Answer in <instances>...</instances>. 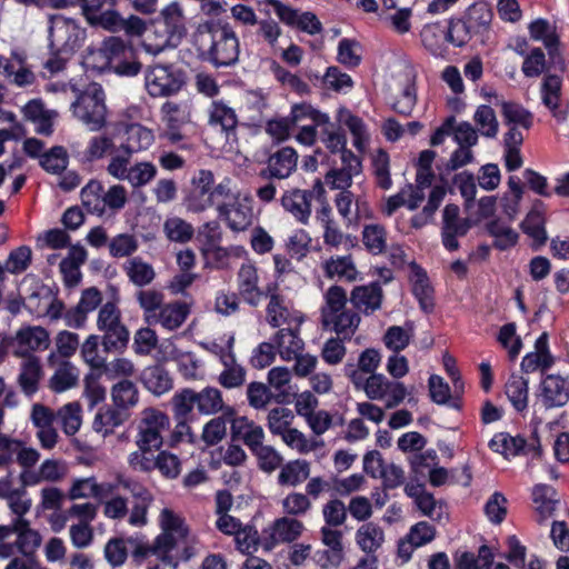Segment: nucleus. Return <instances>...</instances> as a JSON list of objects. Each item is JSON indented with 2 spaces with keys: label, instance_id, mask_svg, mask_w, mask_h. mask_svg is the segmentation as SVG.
I'll list each match as a JSON object with an SVG mask.
<instances>
[{
  "label": "nucleus",
  "instance_id": "f257e3e1",
  "mask_svg": "<svg viewBox=\"0 0 569 569\" xmlns=\"http://www.w3.org/2000/svg\"><path fill=\"white\" fill-rule=\"evenodd\" d=\"M197 42L201 59L216 68L231 67L238 62L239 39L229 24L206 23L201 26Z\"/></svg>",
  "mask_w": 569,
  "mask_h": 569
},
{
  "label": "nucleus",
  "instance_id": "f03ea898",
  "mask_svg": "<svg viewBox=\"0 0 569 569\" xmlns=\"http://www.w3.org/2000/svg\"><path fill=\"white\" fill-rule=\"evenodd\" d=\"M232 199H234V192L230 179L224 178L216 183L211 170L200 169L190 180L183 203L189 212L201 213L212 207L217 210L222 201Z\"/></svg>",
  "mask_w": 569,
  "mask_h": 569
},
{
  "label": "nucleus",
  "instance_id": "7ed1b4c3",
  "mask_svg": "<svg viewBox=\"0 0 569 569\" xmlns=\"http://www.w3.org/2000/svg\"><path fill=\"white\" fill-rule=\"evenodd\" d=\"M348 296L340 286H331L325 293L321 307L323 327L335 331L341 339H350L357 331L361 318L358 312L347 309Z\"/></svg>",
  "mask_w": 569,
  "mask_h": 569
},
{
  "label": "nucleus",
  "instance_id": "20e7f679",
  "mask_svg": "<svg viewBox=\"0 0 569 569\" xmlns=\"http://www.w3.org/2000/svg\"><path fill=\"white\" fill-rule=\"evenodd\" d=\"M159 523L162 532L154 539L152 545L137 543L132 556L137 560L149 556H164L167 551H172L188 536V528L184 520L171 509H162Z\"/></svg>",
  "mask_w": 569,
  "mask_h": 569
},
{
  "label": "nucleus",
  "instance_id": "39448f33",
  "mask_svg": "<svg viewBox=\"0 0 569 569\" xmlns=\"http://www.w3.org/2000/svg\"><path fill=\"white\" fill-rule=\"evenodd\" d=\"M81 201L92 214L114 216L124 208L128 192L122 184H112L106 190L101 181L90 180L81 190Z\"/></svg>",
  "mask_w": 569,
  "mask_h": 569
},
{
  "label": "nucleus",
  "instance_id": "423d86ee",
  "mask_svg": "<svg viewBox=\"0 0 569 569\" xmlns=\"http://www.w3.org/2000/svg\"><path fill=\"white\" fill-rule=\"evenodd\" d=\"M71 110L74 118L89 130H101L107 123L106 96L101 86L89 84L71 103Z\"/></svg>",
  "mask_w": 569,
  "mask_h": 569
},
{
  "label": "nucleus",
  "instance_id": "0eeeda50",
  "mask_svg": "<svg viewBox=\"0 0 569 569\" xmlns=\"http://www.w3.org/2000/svg\"><path fill=\"white\" fill-rule=\"evenodd\" d=\"M154 34L159 36L156 44H148V51L158 54L166 48H176L186 36L184 16L178 2L166 6L154 22Z\"/></svg>",
  "mask_w": 569,
  "mask_h": 569
},
{
  "label": "nucleus",
  "instance_id": "6e6552de",
  "mask_svg": "<svg viewBox=\"0 0 569 569\" xmlns=\"http://www.w3.org/2000/svg\"><path fill=\"white\" fill-rule=\"evenodd\" d=\"M96 325L103 333L101 345L106 351H121L127 347L130 335L116 301H107L100 307Z\"/></svg>",
  "mask_w": 569,
  "mask_h": 569
},
{
  "label": "nucleus",
  "instance_id": "1a4fd4ad",
  "mask_svg": "<svg viewBox=\"0 0 569 569\" xmlns=\"http://www.w3.org/2000/svg\"><path fill=\"white\" fill-rule=\"evenodd\" d=\"M170 429L169 416L153 407L144 408L137 420V448H154L160 450L163 446V433Z\"/></svg>",
  "mask_w": 569,
  "mask_h": 569
},
{
  "label": "nucleus",
  "instance_id": "9d476101",
  "mask_svg": "<svg viewBox=\"0 0 569 569\" xmlns=\"http://www.w3.org/2000/svg\"><path fill=\"white\" fill-rule=\"evenodd\" d=\"M50 49L57 53L71 54L79 49L86 38V31L74 19L62 14L49 19Z\"/></svg>",
  "mask_w": 569,
  "mask_h": 569
},
{
  "label": "nucleus",
  "instance_id": "9b49d317",
  "mask_svg": "<svg viewBox=\"0 0 569 569\" xmlns=\"http://www.w3.org/2000/svg\"><path fill=\"white\" fill-rule=\"evenodd\" d=\"M182 72L169 64L149 66L144 72V87L153 98L170 97L183 86Z\"/></svg>",
  "mask_w": 569,
  "mask_h": 569
},
{
  "label": "nucleus",
  "instance_id": "f8f14e48",
  "mask_svg": "<svg viewBox=\"0 0 569 569\" xmlns=\"http://www.w3.org/2000/svg\"><path fill=\"white\" fill-rule=\"evenodd\" d=\"M269 301L266 307V321L272 328L287 327H301L303 316L300 311L295 310L287 298L280 295L277 288L267 287V295Z\"/></svg>",
  "mask_w": 569,
  "mask_h": 569
},
{
  "label": "nucleus",
  "instance_id": "ddd939ff",
  "mask_svg": "<svg viewBox=\"0 0 569 569\" xmlns=\"http://www.w3.org/2000/svg\"><path fill=\"white\" fill-rule=\"evenodd\" d=\"M315 193L318 196L325 193V189L320 180L315 182L312 190H302L299 188L286 190L280 199L281 207L297 222L306 226L309 223L311 217V201Z\"/></svg>",
  "mask_w": 569,
  "mask_h": 569
},
{
  "label": "nucleus",
  "instance_id": "4468645a",
  "mask_svg": "<svg viewBox=\"0 0 569 569\" xmlns=\"http://www.w3.org/2000/svg\"><path fill=\"white\" fill-rule=\"evenodd\" d=\"M489 447L492 451L501 453L506 458L519 455H530L532 458L541 456V445L537 435V427L533 429L529 440L521 436L512 437L509 433L499 432L490 440Z\"/></svg>",
  "mask_w": 569,
  "mask_h": 569
},
{
  "label": "nucleus",
  "instance_id": "2eb2a0df",
  "mask_svg": "<svg viewBox=\"0 0 569 569\" xmlns=\"http://www.w3.org/2000/svg\"><path fill=\"white\" fill-rule=\"evenodd\" d=\"M366 396L371 400H385L386 408L399 406L407 396V389L402 382L389 380L382 373H373L367 377Z\"/></svg>",
  "mask_w": 569,
  "mask_h": 569
},
{
  "label": "nucleus",
  "instance_id": "dca6fc26",
  "mask_svg": "<svg viewBox=\"0 0 569 569\" xmlns=\"http://www.w3.org/2000/svg\"><path fill=\"white\" fill-rule=\"evenodd\" d=\"M13 353L18 357H34L32 353L47 350L50 346L49 331L41 326L21 327L12 338Z\"/></svg>",
  "mask_w": 569,
  "mask_h": 569
},
{
  "label": "nucleus",
  "instance_id": "f3484780",
  "mask_svg": "<svg viewBox=\"0 0 569 569\" xmlns=\"http://www.w3.org/2000/svg\"><path fill=\"white\" fill-rule=\"evenodd\" d=\"M82 14L92 27L114 29L120 22L116 0H78Z\"/></svg>",
  "mask_w": 569,
  "mask_h": 569
},
{
  "label": "nucleus",
  "instance_id": "a211bd4d",
  "mask_svg": "<svg viewBox=\"0 0 569 569\" xmlns=\"http://www.w3.org/2000/svg\"><path fill=\"white\" fill-rule=\"evenodd\" d=\"M538 400L545 409L566 406L569 401V379L560 375H546L539 383Z\"/></svg>",
  "mask_w": 569,
  "mask_h": 569
},
{
  "label": "nucleus",
  "instance_id": "6ab92c4d",
  "mask_svg": "<svg viewBox=\"0 0 569 569\" xmlns=\"http://www.w3.org/2000/svg\"><path fill=\"white\" fill-rule=\"evenodd\" d=\"M238 295L251 307H258L267 289L260 287V276L258 268L253 263H242L236 277Z\"/></svg>",
  "mask_w": 569,
  "mask_h": 569
},
{
  "label": "nucleus",
  "instance_id": "aec40b11",
  "mask_svg": "<svg viewBox=\"0 0 569 569\" xmlns=\"http://www.w3.org/2000/svg\"><path fill=\"white\" fill-rule=\"evenodd\" d=\"M217 212L218 217L234 232L244 231L252 224V208L240 201L236 193L234 199L222 201Z\"/></svg>",
  "mask_w": 569,
  "mask_h": 569
},
{
  "label": "nucleus",
  "instance_id": "412c9836",
  "mask_svg": "<svg viewBox=\"0 0 569 569\" xmlns=\"http://www.w3.org/2000/svg\"><path fill=\"white\" fill-rule=\"evenodd\" d=\"M298 153L292 147H283L271 153L266 168L260 171L263 178L287 179L297 169Z\"/></svg>",
  "mask_w": 569,
  "mask_h": 569
},
{
  "label": "nucleus",
  "instance_id": "4be33fe9",
  "mask_svg": "<svg viewBox=\"0 0 569 569\" xmlns=\"http://www.w3.org/2000/svg\"><path fill=\"white\" fill-rule=\"evenodd\" d=\"M348 300L357 311L370 316L381 308L383 290L379 282L356 286Z\"/></svg>",
  "mask_w": 569,
  "mask_h": 569
},
{
  "label": "nucleus",
  "instance_id": "5701e85b",
  "mask_svg": "<svg viewBox=\"0 0 569 569\" xmlns=\"http://www.w3.org/2000/svg\"><path fill=\"white\" fill-rule=\"evenodd\" d=\"M161 120L166 124L164 137L177 143L182 140L180 128L189 121V111L186 104L173 101H166L160 109Z\"/></svg>",
  "mask_w": 569,
  "mask_h": 569
},
{
  "label": "nucleus",
  "instance_id": "b1692460",
  "mask_svg": "<svg viewBox=\"0 0 569 569\" xmlns=\"http://www.w3.org/2000/svg\"><path fill=\"white\" fill-rule=\"evenodd\" d=\"M409 280L412 287V293L425 312H431L435 307L433 288L430 284L427 271L416 262L410 264Z\"/></svg>",
  "mask_w": 569,
  "mask_h": 569
},
{
  "label": "nucleus",
  "instance_id": "393cba45",
  "mask_svg": "<svg viewBox=\"0 0 569 569\" xmlns=\"http://www.w3.org/2000/svg\"><path fill=\"white\" fill-rule=\"evenodd\" d=\"M279 356L284 361H292L303 351L305 342L300 337V327L279 329L273 337Z\"/></svg>",
  "mask_w": 569,
  "mask_h": 569
},
{
  "label": "nucleus",
  "instance_id": "a878e982",
  "mask_svg": "<svg viewBox=\"0 0 569 569\" xmlns=\"http://www.w3.org/2000/svg\"><path fill=\"white\" fill-rule=\"evenodd\" d=\"M189 313V306L183 301L164 303L159 312H157V316H151L149 325H160L162 328L172 331L184 323Z\"/></svg>",
  "mask_w": 569,
  "mask_h": 569
},
{
  "label": "nucleus",
  "instance_id": "bb28decb",
  "mask_svg": "<svg viewBox=\"0 0 569 569\" xmlns=\"http://www.w3.org/2000/svg\"><path fill=\"white\" fill-rule=\"evenodd\" d=\"M113 487L108 482L99 483L94 477L76 478L69 490L68 498L70 500L94 498L102 500L111 493Z\"/></svg>",
  "mask_w": 569,
  "mask_h": 569
},
{
  "label": "nucleus",
  "instance_id": "cd10ccee",
  "mask_svg": "<svg viewBox=\"0 0 569 569\" xmlns=\"http://www.w3.org/2000/svg\"><path fill=\"white\" fill-rule=\"evenodd\" d=\"M141 382L148 391L160 397L173 388V379L169 371L160 365L149 366L141 372Z\"/></svg>",
  "mask_w": 569,
  "mask_h": 569
},
{
  "label": "nucleus",
  "instance_id": "c85d7f7f",
  "mask_svg": "<svg viewBox=\"0 0 569 569\" xmlns=\"http://www.w3.org/2000/svg\"><path fill=\"white\" fill-rule=\"evenodd\" d=\"M322 269L327 278L347 282L356 281L359 274L351 254L330 257Z\"/></svg>",
  "mask_w": 569,
  "mask_h": 569
},
{
  "label": "nucleus",
  "instance_id": "c756f323",
  "mask_svg": "<svg viewBox=\"0 0 569 569\" xmlns=\"http://www.w3.org/2000/svg\"><path fill=\"white\" fill-rule=\"evenodd\" d=\"M14 533L17 535L16 547L22 556L34 557L41 546V535L30 527L26 518H14Z\"/></svg>",
  "mask_w": 569,
  "mask_h": 569
},
{
  "label": "nucleus",
  "instance_id": "7c9ffc66",
  "mask_svg": "<svg viewBox=\"0 0 569 569\" xmlns=\"http://www.w3.org/2000/svg\"><path fill=\"white\" fill-rule=\"evenodd\" d=\"M111 399L117 409L130 410L138 406L140 391L133 381L129 379H121L112 386Z\"/></svg>",
  "mask_w": 569,
  "mask_h": 569
},
{
  "label": "nucleus",
  "instance_id": "2f4dec72",
  "mask_svg": "<svg viewBox=\"0 0 569 569\" xmlns=\"http://www.w3.org/2000/svg\"><path fill=\"white\" fill-rule=\"evenodd\" d=\"M532 499L538 513L537 521L540 523L553 515L557 503L559 502L556 490L551 486L542 483L535 486Z\"/></svg>",
  "mask_w": 569,
  "mask_h": 569
},
{
  "label": "nucleus",
  "instance_id": "473e14b6",
  "mask_svg": "<svg viewBox=\"0 0 569 569\" xmlns=\"http://www.w3.org/2000/svg\"><path fill=\"white\" fill-rule=\"evenodd\" d=\"M501 107V114L507 126L529 130L533 126V113L522 104L513 101H497Z\"/></svg>",
  "mask_w": 569,
  "mask_h": 569
},
{
  "label": "nucleus",
  "instance_id": "72a5a7b5",
  "mask_svg": "<svg viewBox=\"0 0 569 569\" xmlns=\"http://www.w3.org/2000/svg\"><path fill=\"white\" fill-rule=\"evenodd\" d=\"M126 133L127 139L120 144V149L128 153L133 154L147 150L154 141L153 132L139 123L128 126Z\"/></svg>",
  "mask_w": 569,
  "mask_h": 569
},
{
  "label": "nucleus",
  "instance_id": "f704fd0d",
  "mask_svg": "<svg viewBox=\"0 0 569 569\" xmlns=\"http://www.w3.org/2000/svg\"><path fill=\"white\" fill-rule=\"evenodd\" d=\"M79 370L70 361L63 360L59 363L49 379V388L54 392H64L78 385Z\"/></svg>",
  "mask_w": 569,
  "mask_h": 569
},
{
  "label": "nucleus",
  "instance_id": "c9c22d12",
  "mask_svg": "<svg viewBox=\"0 0 569 569\" xmlns=\"http://www.w3.org/2000/svg\"><path fill=\"white\" fill-rule=\"evenodd\" d=\"M528 379L517 373H512L505 386L506 396L512 407L519 412L525 411L528 407Z\"/></svg>",
  "mask_w": 569,
  "mask_h": 569
},
{
  "label": "nucleus",
  "instance_id": "e433bc0d",
  "mask_svg": "<svg viewBox=\"0 0 569 569\" xmlns=\"http://www.w3.org/2000/svg\"><path fill=\"white\" fill-rule=\"evenodd\" d=\"M278 475V483L280 486L296 487L307 480L310 476V463L303 459H296L282 463Z\"/></svg>",
  "mask_w": 569,
  "mask_h": 569
},
{
  "label": "nucleus",
  "instance_id": "4c0bfd02",
  "mask_svg": "<svg viewBox=\"0 0 569 569\" xmlns=\"http://www.w3.org/2000/svg\"><path fill=\"white\" fill-rule=\"evenodd\" d=\"M41 372V363L38 357L24 358L18 382L26 395L31 396L37 392Z\"/></svg>",
  "mask_w": 569,
  "mask_h": 569
},
{
  "label": "nucleus",
  "instance_id": "58836bf2",
  "mask_svg": "<svg viewBox=\"0 0 569 569\" xmlns=\"http://www.w3.org/2000/svg\"><path fill=\"white\" fill-rule=\"evenodd\" d=\"M99 53L106 60V66L110 69L118 61L133 57V49L119 37H109L99 49Z\"/></svg>",
  "mask_w": 569,
  "mask_h": 569
},
{
  "label": "nucleus",
  "instance_id": "ea45409f",
  "mask_svg": "<svg viewBox=\"0 0 569 569\" xmlns=\"http://www.w3.org/2000/svg\"><path fill=\"white\" fill-rule=\"evenodd\" d=\"M562 79L557 74L545 76L541 88V101L555 117L559 118V104L561 100Z\"/></svg>",
  "mask_w": 569,
  "mask_h": 569
},
{
  "label": "nucleus",
  "instance_id": "a19ab883",
  "mask_svg": "<svg viewBox=\"0 0 569 569\" xmlns=\"http://www.w3.org/2000/svg\"><path fill=\"white\" fill-rule=\"evenodd\" d=\"M114 149L112 138L103 134L94 136L89 140L87 148L77 153V157L83 163H91L102 159L108 153H112Z\"/></svg>",
  "mask_w": 569,
  "mask_h": 569
},
{
  "label": "nucleus",
  "instance_id": "79ce46f5",
  "mask_svg": "<svg viewBox=\"0 0 569 569\" xmlns=\"http://www.w3.org/2000/svg\"><path fill=\"white\" fill-rule=\"evenodd\" d=\"M361 238L366 250L373 256L381 254L387 249V230L380 223L365 224Z\"/></svg>",
  "mask_w": 569,
  "mask_h": 569
},
{
  "label": "nucleus",
  "instance_id": "37998d69",
  "mask_svg": "<svg viewBox=\"0 0 569 569\" xmlns=\"http://www.w3.org/2000/svg\"><path fill=\"white\" fill-rule=\"evenodd\" d=\"M123 270L129 280L137 287L150 284L156 277L153 267L143 261L140 257L129 259L124 263Z\"/></svg>",
  "mask_w": 569,
  "mask_h": 569
},
{
  "label": "nucleus",
  "instance_id": "c03bdc74",
  "mask_svg": "<svg viewBox=\"0 0 569 569\" xmlns=\"http://www.w3.org/2000/svg\"><path fill=\"white\" fill-rule=\"evenodd\" d=\"M356 540L362 551L372 553L381 547L385 533L378 525L368 522L357 530Z\"/></svg>",
  "mask_w": 569,
  "mask_h": 569
},
{
  "label": "nucleus",
  "instance_id": "a18cd8bd",
  "mask_svg": "<svg viewBox=\"0 0 569 569\" xmlns=\"http://www.w3.org/2000/svg\"><path fill=\"white\" fill-rule=\"evenodd\" d=\"M80 340L79 335L68 330H62L57 333L54 338L56 352L48 356V363L53 366L56 363L57 355L63 359L71 358L79 349Z\"/></svg>",
  "mask_w": 569,
  "mask_h": 569
},
{
  "label": "nucleus",
  "instance_id": "49530a36",
  "mask_svg": "<svg viewBox=\"0 0 569 569\" xmlns=\"http://www.w3.org/2000/svg\"><path fill=\"white\" fill-rule=\"evenodd\" d=\"M209 123L229 132L236 129L238 119L234 110L222 101H213L209 109Z\"/></svg>",
  "mask_w": 569,
  "mask_h": 569
},
{
  "label": "nucleus",
  "instance_id": "de8ad7c7",
  "mask_svg": "<svg viewBox=\"0 0 569 569\" xmlns=\"http://www.w3.org/2000/svg\"><path fill=\"white\" fill-rule=\"evenodd\" d=\"M303 528L300 520L282 517L274 521L271 537L274 542H292L301 536Z\"/></svg>",
  "mask_w": 569,
  "mask_h": 569
},
{
  "label": "nucleus",
  "instance_id": "09e8293b",
  "mask_svg": "<svg viewBox=\"0 0 569 569\" xmlns=\"http://www.w3.org/2000/svg\"><path fill=\"white\" fill-rule=\"evenodd\" d=\"M163 232L170 241L187 243L193 238L194 228L180 217H169L163 223Z\"/></svg>",
  "mask_w": 569,
  "mask_h": 569
},
{
  "label": "nucleus",
  "instance_id": "8fccbe9b",
  "mask_svg": "<svg viewBox=\"0 0 569 569\" xmlns=\"http://www.w3.org/2000/svg\"><path fill=\"white\" fill-rule=\"evenodd\" d=\"M292 126H300L303 121L310 120L316 126L329 124V116L317 109L309 103H296L291 107L290 114L288 116Z\"/></svg>",
  "mask_w": 569,
  "mask_h": 569
},
{
  "label": "nucleus",
  "instance_id": "3c124183",
  "mask_svg": "<svg viewBox=\"0 0 569 569\" xmlns=\"http://www.w3.org/2000/svg\"><path fill=\"white\" fill-rule=\"evenodd\" d=\"M488 233L495 238L493 246L499 250H507L518 242V233L500 220H492L487 224Z\"/></svg>",
  "mask_w": 569,
  "mask_h": 569
},
{
  "label": "nucleus",
  "instance_id": "603ef678",
  "mask_svg": "<svg viewBox=\"0 0 569 569\" xmlns=\"http://www.w3.org/2000/svg\"><path fill=\"white\" fill-rule=\"evenodd\" d=\"M473 121L479 133L486 138H496L499 131V122L495 110L487 104L477 108Z\"/></svg>",
  "mask_w": 569,
  "mask_h": 569
},
{
  "label": "nucleus",
  "instance_id": "864d4df0",
  "mask_svg": "<svg viewBox=\"0 0 569 569\" xmlns=\"http://www.w3.org/2000/svg\"><path fill=\"white\" fill-rule=\"evenodd\" d=\"M123 420L120 417L119 409L106 407L98 410L94 416L92 428L96 432L107 437L113 433L114 429L122 425Z\"/></svg>",
  "mask_w": 569,
  "mask_h": 569
},
{
  "label": "nucleus",
  "instance_id": "5fc2aeb1",
  "mask_svg": "<svg viewBox=\"0 0 569 569\" xmlns=\"http://www.w3.org/2000/svg\"><path fill=\"white\" fill-rule=\"evenodd\" d=\"M471 221L468 218H461L457 222L441 227V240L443 247L449 251H456L459 248L458 237H463L471 228Z\"/></svg>",
  "mask_w": 569,
  "mask_h": 569
},
{
  "label": "nucleus",
  "instance_id": "6e6d98bb",
  "mask_svg": "<svg viewBox=\"0 0 569 569\" xmlns=\"http://www.w3.org/2000/svg\"><path fill=\"white\" fill-rule=\"evenodd\" d=\"M197 409L202 415H213L223 408L222 393L219 389L207 387L196 391Z\"/></svg>",
  "mask_w": 569,
  "mask_h": 569
},
{
  "label": "nucleus",
  "instance_id": "4d7b16f0",
  "mask_svg": "<svg viewBox=\"0 0 569 569\" xmlns=\"http://www.w3.org/2000/svg\"><path fill=\"white\" fill-rule=\"evenodd\" d=\"M66 435L72 436L77 433L81 427V407L78 402H70L61 407L57 412Z\"/></svg>",
  "mask_w": 569,
  "mask_h": 569
},
{
  "label": "nucleus",
  "instance_id": "13d9d810",
  "mask_svg": "<svg viewBox=\"0 0 569 569\" xmlns=\"http://www.w3.org/2000/svg\"><path fill=\"white\" fill-rule=\"evenodd\" d=\"M224 368L218 377L219 383L226 389L241 387L246 382L247 371L239 365L236 357L222 365Z\"/></svg>",
  "mask_w": 569,
  "mask_h": 569
},
{
  "label": "nucleus",
  "instance_id": "bf43d9fd",
  "mask_svg": "<svg viewBox=\"0 0 569 569\" xmlns=\"http://www.w3.org/2000/svg\"><path fill=\"white\" fill-rule=\"evenodd\" d=\"M157 176V167L152 162L141 161L130 167L124 181L133 188H140L150 183Z\"/></svg>",
  "mask_w": 569,
  "mask_h": 569
},
{
  "label": "nucleus",
  "instance_id": "052dcab7",
  "mask_svg": "<svg viewBox=\"0 0 569 569\" xmlns=\"http://www.w3.org/2000/svg\"><path fill=\"white\" fill-rule=\"evenodd\" d=\"M164 296L157 290H140L137 292V301L143 311L146 322H151V316H157V312L162 308Z\"/></svg>",
  "mask_w": 569,
  "mask_h": 569
},
{
  "label": "nucleus",
  "instance_id": "680f3d73",
  "mask_svg": "<svg viewBox=\"0 0 569 569\" xmlns=\"http://www.w3.org/2000/svg\"><path fill=\"white\" fill-rule=\"evenodd\" d=\"M372 171L376 183L379 188L388 190L392 186L390 176V158L389 154L380 149L372 158Z\"/></svg>",
  "mask_w": 569,
  "mask_h": 569
},
{
  "label": "nucleus",
  "instance_id": "e2e57ef3",
  "mask_svg": "<svg viewBox=\"0 0 569 569\" xmlns=\"http://www.w3.org/2000/svg\"><path fill=\"white\" fill-rule=\"evenodd\" d=\"M40 166L50 173L59 174L66 170L68 166L67 150L61 146L52 147L40 158Z\"/></svg>",
  "mask_w": 569,
  "mask_h": 569
},
{
  "label": "nucleus",
  "instance_id": "0e129e2a",
  "mask_svg": "<svg viewBox=\"0 0 569 569\" xmlns=\"http://www.w3.org/2000/svg\"><path fill=\"white\" fill-rule=\"evenodd\" d=\"M257 459L258 468L266 472L272 473L283 463L282 455L272 446L264 445L252 453Z\"/></svg>",
  "mask_w": 569,
  "mask_h": 569
},
{
  "label": "nucleus",
  "instance_id": "69168bd1",
  "mask_svg": "<svg viewBox=\"0 0 569 569\" xmlns=\"http://www.w3.org/2000/svg\"><path fill=\"white\" fill-rule=\"evenodd\" d=\"M171 403L176 419H188L193 408L197 407L196 391L189 388L182 389L174 393Z\"/></svg>",
  "mask_w": 569,
  "mask_h": 569
},
{
  "label": "nucleus",
  "instance_id": "338daca9",
  "mask_svg": "<svg viewBox=\"0 0 569 569\" xmlns=\"http://www.w3.org/2000/svg\"><path fill=\"white\" fill-rule=\"evenodd\" d=\"M522 231L531 237L538 244L547 241V232L545 229V218L538 210L530 211L521 223Z\"/></svg>",
  "mask_w": 569,
  "mask_h": 569
},
{
  "label": "nucleus",
  "instance_id": "774afa93",
  "mask_svg": "<svg viewBox=\"0 0 569 569\" xmlns=\"http://www.w3.org/2000/svg\"><path fill=\"white\" fill-rule=\"evenodd\" d=\"M31 259L32 251L30 247L20 246L9 253L4 262V268L9 273L19 274L24 272L29 268Z\"/></svg>",
  "mask_w": 569,
  "mask_h": 569
}]
</instances>
